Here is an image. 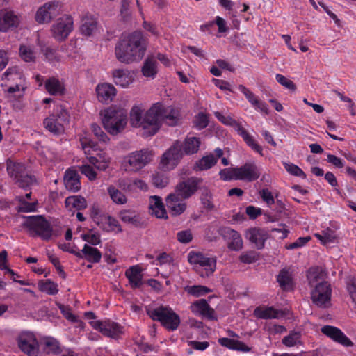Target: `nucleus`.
Segmentation results:
<instances>
[{"label":"nucleus","mask_w":356,"mask_h":356,"mask_svg":"<svg viewBox=\"0 0 356 356\" xmlns=\"http://www.w3.org/2000/svg\"><path fill=\"white\" fill-rule=\"evenodd\" d=\"M95 90L99 102L106 104L111 102L117 94V90L115 86L108 83L97 84Z\"/></svg>","instance_id":"6ab92c4d"},{"label":"nucleus","mask_w":356,"mask_h":356,"mask_svg":"<svg viewBox=\"0 0 356 356\" xmlns=\"http://www.w3.org/2000/svg\"><path fill=\"white\" fill-rule=\"evenodd\" d=\"M113 82L122 88H127L133 83L134 78L127 69H115L111 73Z\"/></svg>","instance_id":"b1692460"},{"label":"nucleus","mask_w":356,"mask_h":356,"mask_svg":"<svg viewBox=\"0 0 356 356\" xmlns=\"http://www.w3.org/2000/svg\"><path fill=\"white\" fill-rule=\"evenodd\" d=\"M65 207L69 210L73 209L82 210L87 207V202L84 197L78 195L70 196L65 200Z\"/></svg>","instance_id":"a19ab883"},{"label":"nucleus","mask_w":356,"mask_h":356,"mask_svg":"<svg viewBox=\"0 0 356 356\" xmlns=\"http://www.w3.org/2000/svg\"><path fill=\"white\" fill-rule=\"evenodd\" d=\"M76 257L90 263H99L102 259V253L97 248L85 244L81 252L76 254Z\"/></svg>","instance_id":"c756f323"},{"label":"nucleus","mask_w":356,"mask_h":356,"mask_svg":"<svg viewBox=\"0 0 356 356\" xmlns=\"http://www.w3.org/2000/svg\"><path fill=\"white\" fill-rule=\"evenodd\" d=\"M149 209L158 218H167L166 210L160 197L154 195L150 197Z\"/></svg>","instance_id":"c9c22d12"},{"label":"nucleus","mask_w":356,"mask_h":356,"mask_svg":"<svg viewBox=\"0 0 356 356\" xmlns=\"http://www.w3.org/2000/svg\"><path fill=\"white\" fill-rule=\"evenodd\" d=\"M38 287L40 291L48 295L54 296L58 293V284L50 279L39 282Z\"/></svg>","instance_id":"c03bdc74"},{"label":"nucleus","mask_w":356,"mask_h":356,"mask_svg":"<svg viewBox=\"0 0 356 356\" xmlns=\"http://www.w3.org/2000/svg\"><path fill=\"white\" fill-rule=\"evenodd\" d=\"M19 54L22 60L25 62H31L35 59V54L30 47L22 45L19 48Z\"/></svg>","instance_id":"13d9d810"},{"label":"nucleus","mask_w":356,"mask_h":356,"mask_svg":"<svg viewBox=\"0 0 356 356\" xmlns=\"http://www.w3.org/2000/svg\"><path fill=\"white\" fill-rule=\"evenodd\" d=\"M222 236L227 241L229 250L238 251L243 248V240L237 231L229 227L225 228L222 231Z\"/></svg>","instance_id":"412c9836"},{"label":"nucleus","mask_w":356,"mask_h":356,"mask_svg":"<svg viewBox=\"0 0 356 356\" xmlns=\"http://www.w3.org/2000/svg\"><path fill=\"white\" fill-rule=\"evenodd\" d=\"M152 183L157 188H164L168 184V178L163 173L152 175Z\"/></svg>","instance_id":"052dcab7"},{"label":"nucleus","mask_w":356,"mask_h":356,"mask_svg":"<svg viewBox=\"0 0 356 356\" xmlns=\"http://www.w3.org/2000/svg\"><path fill=\"white\" fill-rule=\"evenodd\" d=\"M245 237L250 242L254 245L255 248L261 250L264 248L265 242L268 238L266 233L259 228L254 227L248 230Z\"/></svg>","instance_id":"4be33fe9"},{"label":"nucleus","mask_w":356,"mask_h":356,"mask_svg":"<svg viewBox=\"0 0 356 356\" xmlns=\"http://www.w3.org/2000/svg\"><path fill=\"white\" fill-rule=\"evenodd\" d=\"M24 225L31 236H38L44 241H49L54 235L51 223L42 215L28 216Z\"/></svg>","instance_id":"423d86ee"},{"label":"nucleus","mask_w":356,"mask_h":356,"mask_svg":"<svg viewBox=\"0 0 356 356\" xmlns=\"http://www.w3.org/2000/svg\"><path fill=\"white\" fill-rule=\"evenodd\" d=\"M64 183L67 191L77 192L81 188L80 176L74 170L68 169L64 176Z\"/></svg>","instance_id":"c85d7f7f"},{"label":"nucleus","mask_w":356,"mask_h":356,"mask_svg":"<svg viewBox=\"0 0 356 356\" xmlns=\"http://www.w3.org/2000/svg\"><path fill=\"white\" fill-rule=\"evenodd\" d=\"M80 143L86 154H88L90 149H97V144L88 137L80 138Z\"/></svg>","instance_id":"69168bd1"},{"label":"nucleus","mask_w":356,"mask_h":356,"mask_svg":"<svg viewBox=\"0 0 356 356\" xmlns=\"http://www.w3.org/2000/svg\"><path fill=\"white\" fill-rule=\"evenodd\" d=\"M153 156V152L149 149L134 151L123 158L122 165L127 171L136 172L148 165Z\"/></svg>","instance_id":"6e6552de"},{"label":"nucleus","mask_w":356,"mask_h":356,"mask_svg":"<svg viewBox=\"0 0 356 356\" xmlns=\"http://www.w3.org/2000/svg\"><path fill=\"white\" fill-rule=\"evenodd\" d=\"M191 310L195 315H198L209 320L215 318V312L205 299H200L191 305Z\"/></svg>","instance_id":"aec40b11"},{"label":"nucleus","mask_w":356,"mask_h":356,"mask_svg":"<svg viewBox=\"0 0 356 356\" xmlns=\"http://www.w3.org/2000/svg\"><path fill=\"white\" fill-rule=\"evenodd\" d=\"M19 348L29 356H37L38 353V342L34 334L24 332L17 339Z\"/></svg>","instance_id":"4468645a"},{"label":"nucleus","mask_w":356,"mask_h":356,"mask_svg":"<svg viewBox=\"0 0 356 356\" xmlns=\"http://www.w3.org/2000/svg\"><path fill=\"white\" fill-rule=\"evenodd\" d=\"M201 141L199 138L187 136L182 143V151L186 155H192L197 153L200 149Z\"/></svg>","instance_id":"e433bc0d"},{"label":"nucleus","mask_w":356,"mask_h":356,"mask_svg":"<svg viewBox=\"0 0 356 356\" xmlns=\"http://www.w3.org/2000/svg\"><path fill=\"white\" fill-rule=\"evenodd\" d=\"M201 202L203 204L204 208L206 209L212 210L214 208L212 194L208 190H206L204 193H202Z\"/></svg>","instance_id":"680f3d73"},{"label":"nucleus","mask_w":356,"mask_h":356,"mask_svg":"<svg viewBox=\"0 0 356 356\" xmlns=\"http://www.w3.org/2000/svg\"><path fill=\"white\" fill-rule=\"evenodd\" d=\"M185 291L195 297H200L212 291L211 289L202 285L187 286Z\"/></svg>","instance_id":"de8ad7c7"},{"label":"nucleus","mask_w":356,"mask_h":356,"mask_svg":"<svg viewBox=\"0 0 356 356\" xmlns=\"http://www.w3.org/2000/svg\"><path fill=\"white\" fill-rule=\"evenodd\" d=\"M254 316L260 319H275L283 315L282 311L273 307H257L254 310Z\"/></svg>","instance_id":"2f4dec72"},{"label":"nucleus","mask_w":356,"mask_h":356,"mask_svg":"<svg viewBox=\"0 0 356 356\" xmlns=\"http://www.w3.org/2000/svg\"><path fill=\"white\" fill-rule=\"evenodd\" d=\"M215 155L210 154L203 156L196 163V168L200 170H206L211 168L216 165L218 159L223 155V152L220 148H216L214 150Z\"/></svg>","instance_id":"a878e982"},{"label":"nucleus","mask_w":356,"mask_h":356,"mask_svg":"<svg viewBox=\"0 0 356 356\" xmlns=\"http://www.w3.org/2000/svg\"><path fill=\"white\" fill-rule=\"evenodd\" d=\"M142 73L145 77L154 79L157 74V61L154 58H147L142 67Z\"/></svg>","instance_id":"37998d69"},{"label":"nucleus","mask_w":356,"mask_h":356,"mask_svg":"<svg viewBox=\"0 0 356 356\" xmlns=\"http://www.w3.org/2000/svg\"><path fill=\"white\" fill-rule=\"evenodd\" d=\"M179 120V111L172 106H165L160 102L154 104L143 115V109L134 106L130 112V122L134 127H141L146 136L156 134L164 122L175 126Z\"/></svg>","instance_id":"f257e3e1"},{"label":"nucleus","mask_w":356,"mask_h":356,"mask_svg":"<svg viewBox=\"0 0 356 356\" xmlns=\"http://www.w3.org/2000/svg\"><path fill=\"white\" fill-rule=\"evenodd\" d=\"M147 314L153 321H157L170 331L176 330L180 324V318L172 308L168 306H159L153 309H148Z\"/></svg>","instance_id":"0eeeda50"},{"label":"nucleus","mask_w":356,"mask_h":356,"mask_svg":"<svg viewBox=\"0 0 356 356\" xmlns=\"http://www.w3.org/2000/svg\"><path fill=\"white\" fill-rule=\"evenodd\" d=\"M182 143L176 140L173 145L163 154L160 165L163 170H171L179 163L184 156Z\"/></svg>","instance_id":"1a4fd4ad"},{"label":"nucleus","mask_w":356,"mask_h":356,"mask_svg":"<svg viewBox=\"0 0 356 356\" xmlns=\"http://www.w3.org/2000/svg\"><path fill=\"white\" fill-rule=\"evenodd\" d=\"M125 276L128 279L130 286L133 289L139 288L143 284L141 269L137 265L131 266L126 270Z\"/></svg>","instance_id":"7c9ffc66"},{"label":"nucleus","mask_w":356,"mask_h":356,"mask_svg":"<svg viewBox=\"0 0 356 356\" xmlns=\"http://www.w3.org/2000/svg\"><path fill=\"white\" fill-rule=\"evenodd\" d=\"M2 81L5 86L17 83L20 86V83L25 82V79L22 72L17 67H9L3 73L2 76Z\"/></svg>","instance_id":"cd10ccee"},{"label":"nucleus","mask_w":356,"mask_h":356,"mask_svg":"<svg viewBox=\"0 0 356 356\" xmlns=\"http://www.w3.org/2000/svg\"><path fill=\"white\" fill-rule=\"evenodd\" d=\"M323 334L337 342L343 346L349 347L353 346V342L346 337V335L339 328L332 325H325L321 328Z\"/></svg>","instance_id":"a211bd4d"},{"label":"nucleus","mask_w":356,"mask_h":356,"mask_svg":"<svg viewBox=\"0 0 356 356\" xmlns=\"http://www.w3.org/2000/svg\"><path fill=\"white\" fill-rule=\"evenodd\" d=\"M283 165L285 170L291 175L299 177H302L303 179L306 178V174L302 171L301 168H300L298 165L291 163H283Z\"/></svg>","instance_id":"603ef678"},{"label":"nucleus","mask_w":356,"mask_h":356,"mask_svg":"<svg viewBox=\"0 0 356 356\" xmlns=\"http://www.w3.org/2000/svg\"><path fill=\"white\" fill-rule=\"evenodd\" d=\"M81 33L86 36L91 35L97 29V22L96 18L88 13L84 14L81 18Z\"/></svg>","instance_id":"473e14b6"},{"label":"nucleus","mask_w":356,"mask_h":356,"mask_svg":"<svg viewBox=\"0 0 356 356\" xmlns=\"http://www.w3.org/2000/svg\"><path fill=\"white\" fill-rule=\"evenodd\" d=\"M45 88L52 95H61L65 92L63 83L56 77H51L45 81Z\"/></svg>","instance_id":"4c0bfd02"},{"label":"nucleus","mask_w":356,"mask_h":356,"mask_svg":"<svg viewBox=\"0 0 356 356\" xmlns=\"http://www.w3.org/2000/svg\"><path fill=\"white\" fill-rule=\"evenodd\" d=\"M19 17L13 11L0 10V31H7L11 27H15L19 24Z\"/></svg>","instance_id":"393cba45"},{"label":"nucleus","mask_w":356,"mask_h":356,"mask_svg":"<svg viewBox=\"0 0 356 356\" xmlns=\"http://www.w3.org/2000/svg\"><path fill=\"white\" fill-rule=\"evenodd\" d=\"M235 130L242 137L246 145L253 151L263 155V148L254 140V137L240 124L236 123Z\"/></svg>","instance_id":"5701e85b"},{"label":"nucleus","mask_w":356,"mask_h":356,"mask_svg":"<svg viewBox=\"0 0 356 356\" xmlns=\"http://www.w3.org/2000/svg\"><path fill=\"white\" fill-rule=\"evenodd\" d=\"M91 130L97 138V139L104 143H107L109 141V138L108 136L103 131L102 128L97 125V124H91Z\"/></svg>","instance_id":"bf43d9fd"},{"label":"nucleus","mask_w":356,"mask_h":356,"mask_svg":"<svg viewBox=\"0 0 356 356\" xmlns=\"http://www.w3.org/2000/svg\"><path fill=\"white\" fill-rule=\"evenodd\" d=\"M201 181L200 179L191 177L178 184L174 194L178 195L181 199H188L197 191Z\"/></svg>","instance_id":"f3484780"},{"label":"nucleus","mask_w":356,"mask_h":356,"mask_svg":"<svg viewBox=\"0 0 356 356\" xmlns=\"http://www.w3.org/2000/svg\"><path fill=\"white\" fill-rule=\"evenodd\" d=\"M208 123L209 118L207 114L203 112L199 113L193 120L194 126L198 130L205 128L208 125Z\"/></svg>","instance_id":"5fc2aeb1"},{"label":"nucleus","mask_w":356,"mask_h":356,"mask_svg":"<svg viewBox=\"0 0 356 356\" xmlns=\"http://www.w3.org/2000/svg\"><path fill=\"white\" fill-rule=\"evenodd\" d=\"M118 186L127 193H133L132 179L129 178L119 179L117 181Z\"/></svg>","instance_id":"338daca9"},{"label":"nucleus","mask_w":356,"mask_h":356,"mask_svg":"<svg viewBox=\"0 0 356 356\" xmlns=\"http://www.w3.org/2000/svg\"><path fill=\"white\" fill-rule=\"evenodd\" d=\"M332 289L328 282L317 284L311 292L313 302L319 307H327L331 300Z\"/></svg>","instance_id":"9d476101"},{"label":"nucleus","mask_w":356,"mask_h":356,"mask_svg":"<svg viewBox=\"0 0 356 356\" xmlns=\"http://www.w3.org/2000/svg\"><path fill=\"white\" fill-rule=\"evenodd\" d=\"M6 170L8 175L19 188H30L37 182L35 176L29 175L26 168L22 163L7 161Z\"/></svg>","instance_id":"39448f33"},{"label":"nucleus","mask_w":356,"mask_h":356,"mask_svg":"<svg viewBox=\"0 0 356 356\" xmlns=\"http://www.w3.org/2000/svg\"><path fill=\"white\" fill-rule=\"evenodd\" d=\"M314 236L323 245L333 243L336 238L334 232L330 229L323 230L321 233H316Z\"/></svg>","instance_id":"09e8293b"},{"label":"nucleus","mask_w":356,"mask_h":356,"mask_svg":"<svg viewBox=\"0 0 356 356\" xmlns=\"http://www.w3.org/2000/svg\"><path fill=\"white\" fill-rule=\"evenodd\" d=\"M70 115L68 111L61 104L54 106L52 113L47 117L43 124L45 129L55 136L65 132V126L70 123Z\"/></svg>","instance_id":"20e7f679"},{"label":"nucleus","mask_w":356,"mask_h":356,"mask_svg":"<svg viewBox=\"0 0 356 356\" xmlns=\"http://www.w3.org/2000/svg\"><path fill=\"white\" fill-rule=\"evenodd\" d=\"M147 47V40L140 31L122 35L115 47L116 59L124 64L138 62L144 57Z\"/></svg>","instance_id":"f03ea898"},{"label":"nucleus","mask_w":356,"mask_h":356,"mask_svg":"<svg viewBox=\"0 0 356 356\" xmlns=\"http://www.w3.org/2000/svg\"><path fill=\"white\" fill-rule=\"evenodd\" d=\"M60 6L57 1H50L41 6L35 14V20L39 24L50 22L60 13Z\"/></svg>","instance_id":"ddd939ff"},{"label":"nucleus","mask_w":356,"mask_h":356,"mask_svg":"<svg viewBox=\"0 0 356 356\" xmlns=\"http://www.w3.org/2000/svg\"><path fill=\"white\" fill-rule=\"evenodd\" d=\"M280 286L284 291H291L293 289V282L291 273L286 269L280 270L277 277Z\"/></svg>","instance_id":"ea45409f"},{"label":"nucleus","mask_w":356,"mask_h":356,"mask_svg":"<svg viewBox=\"0 0 356 356\" xmlns=\"http://www.w3.org/2000/svg\"><path fill=\"white\" fill-rule=\"evenodd\" d=\"M88 160L97 170L104 171L109 166L111 157L105 152H101L97 153L95 156L88 157Z\"/></svg>","instance_id":"f704fd0d"},{"label":"nucleus","mask_w":356,"mask_h":356,"mask_svg":"<svg viewBox=\"0 0 356 356\" xmlns=\"http://www.w3.org/2000/svg\"><path fill=\"white\" fill-rule=\"evenodd\" d=\"M188 261L192 265L204 268L207 276L213 274L216 268V259L207 257L201 252H190L188 254Z\"/></svg>","instance_id":"f8f14e48"},{"label":"nucleus","mask_w":356,"mask_h":356,"mask_svg":"<svg viewBox=\"0 0 356 356\" xmlns=\"http://www.w3.org/2000/svg\"><path fill=\"white\" fill-rule=\"evenodd\" d=\"M102 229L106 232H121V226L119 222L114 218L108 216Z\"/></svg>","instance_id":"864d4df0"},{"label":"nucleus","mask_w":356,"mask_h":356,"mask_svg":"<svg viewBox=\"0 0 356 356\" xmlns=\"http://www.w3.org/2000/svg\"><path fill=\"white\" fill-rule=\"evenodd\" d=\"M81 172L88 178L89 180L93 181L97 178V172L94 168L88 164H83L80 167Z\"/></svg>","instance_id":"0e129e2a"},{"label":"nucleus","mask_w":356,"mask_h":356,"mask_svg":"<svg viewBox=\"0 0 356 356\" xmlns=\"http://www.w3.org/2000/svg\"><path fill=\"white\" fill-rule=\"evenodd\" d=\"M102 122L106 131L116 136L123 131L127 124V113L126 110L110 106L101 111Z\"/></svg>","instance_id":"7ed1b4c3"},{"label":"nucleus","mask_w":356,"mask_h":356,"mask_svg":"<svg viewBox=\"0 0 356 356\" xmlns=\"http://www.w3.org/2000/svg\"><path fill=\"white\" fill-rule=\"evenodd\" d=\"M44 350L49 354H59L60 353L59 343L54 339H47L45 341Z\"/></svg>","instance_id":"4d7b16f0"},{"label":"nucleus","mask_w":356,"mask_h":356,"mask_svg":"<svg viewBox=\"0 0 356 356\" xmlns=\"http://www.w3.org/2000/svg\"><path fill=\"white\" fill-rule=\"evenodd\" d=\"M218 341L222 346L226 347L230 350H241L243 352H248L250 350L244 343L238 340L222 337L218 339Z\"/></svg>","instance_id":"58836bf2"},{"label":"nucleus","mask_w":356,"mask_h":356,"mask_svg":"<svg viewBox=\"0 0 356 356\" xmlns=\"http://www.w3.org/2000/svg\"><path fill=\"white\" fill-rule=\"evenodd\" d=\"M108 193L113 202L118 204H124L127 202L125 195L113 186H110L107 188Z\"/></svg>","instance_id":"a18cd8bd"},{"label":"nucleus","mask_w":356,"mask_h":356,"mask_svg":"<svg viewBox=\"0 0 356 356\" xmlns=\"http://www.w3.org/2000/svg\"><path fill=\"white\" fill-rule=\"evenodd\" d=\"M119 216L124 222L135 227H140L144 224L140 215L134 210H123L120 213Z\"/></svg>","instance_id":"72a5a7b5"},{"label":"nucleus","mask_w":356,"mask_h":356,"mask_svg":"<svg viewBox=\"0 0 356 356\" xmlns=\"http://www.w3.org/2000/svg\"><path fill=\"white\" fill-rule=\"evenodd\" d=\"M178 195L170 194L166 198V205L170 210L172 215L178 216L181 214L186 209V204L182 201Z\"/></svg>","instance_id":"bb28decb"},{"label":"nucleus","mask_w":356,"mask_h":356,"mask_svg":"<svg viewBox=\"0 0 356 356\" xmlns=\"http://www.w3.org/2000/svg\"><path fill=\"white\" fill-rule=\"evenodd\" d=\"M121 19L124 22H128L131 19V11L130 10L129 2L127 0H122L120 8Z\"/></svg>","instance_id":"6e6d98bb"},{"label":"nucleus","mask_w":356,"mask_h":356,"mask_svg":"<svg viewBox=\"0 0 356 356\" xmlns=\"http://www.w3.org/2000/svg\"><path fill=\"white\" fill-rule=\"evenodd\" d=\"M41 50L44 56L45 57V59L48 62L51 63H54L60 60V56L57 52L56 48L44 46Z\"/></svg>","instance_id":"8fccbe9b"},{"label":"nucleus","mask_w":356,"mask_h":356,"mask_svg":"<svg viewBox=\"0 0 356 356\" xmlns=\"http://www.w3.org/2000/svg\"><path fill=\"white\" fill-rule=\"evenodd\" d=\"M260 170L254 162H246L236 167V180L252 182L259 178Z\"/></svg>","instance_id":"2eb2a0df"},{"label":"nucleus","mask_w":356,"mask_h":356,"mask_svg":"<svg viewBox=\"0 0 356 356\" xmlns=\"http://www.w3.org/2000/svg\"><path fill=\"white\" fill-rule=\"evenodd\" d=\"M282 343L287 347H292L301 343V333L297 331L291 332L289 335L282 340Z\"/></svg>","instance_id":"49530a36"},{"label":"nucleus","mask_w":356,"mask_h":356,"mask_svg":"<svg viewBox=\"0 0 356 356\" xmlns=\"http://www.w3.org/2000/svg\"><path fill=\"white\" fill-rule=\"evenodd\" d=\"M73 29V19L70 15H63L51 26L53 37L58 41L65 40Z\"/></svg>","instance_id":"9b49d317"},{"label":"nucleus","mask_w":356,"mask_h":356,"mask_svg":"<svg viewBox=\"0 0 356 356\" xmlns=\"http://www.w3.org/2000/svg\"><path fill=\"white\" fill-rule=\"evenodd\" d=\"M219 176L220 179L225 181L236 180V167L220 170L219 172Z\"/></svg>","instance_id":"3c124183"},{"label":"nucleus","mask_w":356,"mask_h":356,"mask_svg":"<svg viewBox=\"0 0 356 356\" xmlns=\"http://www.w3.org/2000/svg\"><path fill=\"white\" fill-rule=\"evenodd\" d=\"M259 195L264 202L266 203L268 207H271L275 204V199L272 193L268 188H263L259 191Z\"/></svg>","instance_id":"774afa93"},{"label":"nucleus","mask_w":356,"mask_h":356,"mask_svg":"<svg viewBox=\"0 0 356 356\" xmlns=\"http://www.w3.org/2000/svg\"><path fill=\"white\" fill-rule=\"evenodd\" d=\"M91 325L104 336L114 339L119 337L122 333V327L118 323L111 321H96L92 322Z\"/></svg>","instance_id":"dca6fc26"},{"label":"nucleus","mask_w":356,"mask_h":356,"mask_svg":"<svg viewBox=\"0 0 356 356\" xmlns=\"http://www.w3.org/2000/svg\"><path fill=\"white\" fill-rule=\"evenodd\" d=\"M325 276L326 273L321 266L312 267L307 273V278L310 286H313L318 281L323 280Z\"/></svg>","instance_id":"79ce46f5"},{"label":"nucleus","mask_w":356,"mask_h":356,"mask_svg":"<svg viewBox=\"0 0 356 356\" xmlns=\"http://www.w3.org/2000/svg\"><path fill=\"white\" fill-rule=\"evenodd\" d=\"M276 81L282 86L285 87L287 89L294 91L296 89V86L294 83L286 78L282 74H276Z\"/></svg>","instance_id":"e2e57ef3"}]
</instances>
